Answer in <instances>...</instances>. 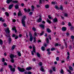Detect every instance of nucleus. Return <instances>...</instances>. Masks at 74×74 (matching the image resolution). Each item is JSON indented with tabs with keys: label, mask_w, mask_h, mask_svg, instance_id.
Wrapping results in <instances>:
<instances>
[{
	"label": "nucleus",
	"mask_w": 74,
	"mask_h": 74,
	"mask_svg": "<svg viewBox=\"0 0 74 74\" xmlns=\"http://www.w3.org/2000/svg\"><path fill=\"white\" fill-rule=\"evenodd\" d=\"M46 41L47 44H49V39L48 38H46Z\"/></svg>",
	"instance_id": "obj_22"
},
{
	"label": "nucleus",
	"mask_w": 74,
	"mask_h": 74,
	"mask_svg": "<svg viewBox=\"0 0 74 74\" xmlns=\"http://www.w3.org/2000/svg\"><path fill=\"white\" fill-rule=\"evenodd\" d=\"M70 59V56H67L66 60H67V61L69 60Z\"/></svg>",
	"instance_id": "obj_45"
},
{
	"label": "nucleus",
	"mask_w": 74,
	"mask_h": 74,
	"mask_svg": "<svg viewBox=\"0 0 74 74\" xmlns=\"http://www.w3.org/2000/svg\"><path fill=\"white\" fill-rule=\"evenodd\" d=\"M60 10L61 11L63 10V6L61 5L60 8Z\"/></svg>",
	"instance_id": "obj_29"
},
{
	"label": "nucleus",
	"mask_w": 74,
	"mask_h": 74,
	"mask_svg": "<svg viewBox=\"0 0 74 74\" xmlns=\"http://www.w3.org/2000/svg\"><path fill=\"white\" fill-rule=\"evenodd\" d=\"M48 37L50 40H52V38H51V35H49Z\"/></svg>",
	"instance_id": "obj_49"
},
{
	"label": "nucleus",
	"mask_w": 74,
	"mask_h": 74,
	"mask_svg": "<svg viewBox=\"0 0 74 74\" xmlns=\"http://www.w3.org/2000/svg\"><path fill=\"white\" fill-rule=\"evenodd\" d=\"M49 8V5H45V8Z\"/></svg>",
	"instance_id": "obj_28"
},
{
	"label": "nucleus",
	"mask_w": 74,
	"mask_h": 74,
	"mask_svg": "<svg viewBox=\"0 0 74 74\" xmlns=\"http://www.w3.org/2000/svg\"><path fill=\"white\" fill-rule=\"evenodd\" d=\"M67 71H68V72H69V73L71 74V71H70V70H69V69H67Z\"/></svg>",
	"instance_id": "obj_54"
},
{
	"label": "nucleus",
	"mask_w": 74,
	"mask_h": 74,
	"mask_svg": "<svg viewBox=\"0 0 74 74\" xmlns=\"http://www.w3.org/2000/svg\"><path fill=\"white\" fill-rule=\"evenodd\" d=\"M12 29L13 30H15V33H17V31L16 30V27H15V26H14L13 28H12Z\"/></svg>",
	"instance_id": "obj_12"
},
{
	"label": "nucleus",
	"mask_w": 74,
	"mask_h": 74,
	"mask_svg": "<svg viewBox=\"0 0 74 74\" xmlns=\"http://www.w3.org/2000/svg\"><path fill=\"white\" fill-rule=\"evenodd\" d=\"M29 36L30 37H32L33 36H32V34L31 33V32H29Z\"/></svg>",
	"instance_id": "obj_33"
},
{
	"label": "nucleus",
	"mask_w": 74,
	"mask_h": 74,
	"mask_svg": "<svg viewBox=\"0 0 74 74\" xmlns=\"http://www.w3.org/2000/svg\"><path fill=\"white\" fill-rule=\"evenodd\" d=\"M67 30V28L66 27H63L62 28V30L63 32H65Z\"/></svg>",
	"instance_id": "obj_14"
},
{
	"label": "nucleus",
	"mask_w": 74,
	"mask_h": 74,
	"mask_svg": "<svg viewBox=\"0 0 74 74\" xmlns=\"http://www.w3.org/2000/svg\"><path fill=\"white\" fill-rule=\"evenodd\" d=\"M33 37H30L29 41H33Z\"/></svg>",
	"instance_id": "obj_39"
},
{
	"label": "nucleus",
	"mask_w": 74,
	"mask_h": 74,
	"mask_svg": "<svg viewBox=\"0 0 74 74\" xmlns=\"http://www.w3.org/2000/svg\"><path fill=\"white\" fill-rule=\"evenodd\" d=\"M33 51H32L31 52V53L32 55H34V52L35 53H36V49H35V46L34 45L33 46Z\"/></svg>",
	"instance_id": "obj_6"
},
{
	"label": "nucleus",
	"mask_w": 74,
	"mask_h": 74,
	"mask_svg": "<svg viewBox=\"0 0 74 74\" xmlns=\"http://www.w3.org/2000/svg\"><path fill=\"white\" fill-rule=\"evenodd\" d=\"M51 3L52 4H56V2H52Z\"/></svg>",
	"instance_id": "obj_56"
},
{
	"label": "nucleus",
	"mask_w": 74,
	"mask_h": 74,
	"mask_svg": "<svg viewBox=\"0 0 74 74\" xmlns=\"http://www.w3.org/2000/svg\"><path fill=\"white\" fill-rule=\"evenodd\" d=\"M41 49L42 51H45V47H44L42 46V47Z\"/></svg>",
	"instance_id": "obj_36"
},
{
	"label": "nucleus",
	"mask_w": 74,
	"mask_h": 74,
	"mask_svg": "<svg viewBox=\"0 0 74 74\" xmlns=\"http://www.w3.org/2000/svg\"><path fill=\"white\" fill-rule=\"evenodd\" d=\"M22 24H23V26H24V27H26V25L25 24V21H21Z\"/></svg>",
	"instance_id": "obj_18"
},
{
	"label": "nucleus",
	"mask_w": 74,
	"mask_h": 74,
	"mask_svg": "<svg viewBox=\"0 0 74 74\" xmlns=\"http://www.w3.org/2000/svg\"><path fill=\"white\" fill-rule=\"evenodd\" d=\"M67 71H68V72H69V73L71 74V71H70V70H69V69H67Z\"/></svg>",
	"instance_id": "obj_55"
},
{
	"label": "nucleus",
	"mask_w": 74,
	"mask_h": 74,
	"mask_svg": "<svg viewBox=\"0 0 74 74\" xmlns=\"http://www.w3.org/2000/svg\"><path fill=\"white\" fill-rule=\"evenodd\" d=\"M60 73L61 74H64V71H63V70L62 69L61 70Z\"/></svg>",
	"instance_id": "obj_34"
},
{
	"label": "nucleus",
	"mask_w": 74,
	"mask_h": 74,
	"mask_svg": "<svg viewBox=\"0 0 74 74\" xmlns=\"http://www.w3.org/2000/svg\"><path fill=\"white\" fill-rule=\"evenodd\" d=\"M18 69L19 71H20V72H21V73H22V72H24V71H25V69L24 68H21L19 67H18Z\"/></svg>",
	"instance_id": "obj_4"
},
{
	"label": "nucleus",
	"mask_w": 74,
	"mask_h": 74,
	"mask_svg": "<svg viewBox=\"0 0 74 74\" xmlns=\"http://www.w3.org/2000/svg\"><path fill=\"white\" fill-rule=\"evenodd\" d=\"M16 47V46H15V45H13L12 47V50H14V49H15V48Z\"/></svg>",
	"instance_id": "obj_27"
},
{
	"label": "nucleus",
	"mask_w": 74,
	"mask_h": 74,
	"mask_svg": "<svg viewBox=\"0 0 74 74\" xmlns=\"http://www.w3.org/2000/svg\"><path fill=\"white\" fill-rule=\"evenodd\" d=\"M24 10L25 12H29L31 11L30 9H28L27 10L26 8H25Z\"/></svg>",
	"instance_id": "obj_7"
},
{
	"label": "nucleus",
	"mask_w": 74,
	"mask_h": 74,
	"mask_svg": "<svg viewBox=\"0 0 74 74\" xmlns=\"http://www.w3.org/2000/svg\"><path fill=\"white\" fill-rule=\"evenodd\" d=\"M67 71H68V72H69V73L71 74V71H70V70H69V69H67Z\"/></svg>",
	"instance_id": "obj_53"
},
{
	"label": "nucleus",
	"mask_w": 74,
	"mask_h": 74,
	"mask_svg": "<svg viewBox=\"0 0 74 74\" xmlns=\"http://www.w3.org/2000/svg\"><path fill=\"white\" fill-rule=\"evenodd\" d=\"M69 49H71L73 48H72V46H71V45L69 46Z\"/></svg>",
	"instance_id": "obj_63"
},
{
	"label": "nucleus",
	"mask_w": 74,
	"mask_h": 74,
	"mask_svg": "<svg viewBox=\"0 0 74 74\" xmlns=\"http://www.w3.org/2000/svg\"><path fill=\"white\" fill-rule=\"evenodd\" d=\"M34 6L33 5L32 6V9L31 10L32 11H34Z\"/></svg>",
	"instance_id": "obj_32"
},
{
	"label": "nucleus",
	"mask_w": 74,
	"mask_h": 74,
	"mask_svg": "<svg viewBox=\"0 0 74 74\" xmlns=\"http://www.w3.org/2000/svg\"><path fill=\"white\" fill-rule=\"evenodd\" d=\"M14 7L16 9H18L19 8V5L18 4H16L14 6Z\"/></svg>",
	"instance_id": "obj_21"
},
{
	"label": "nucleus",
	"mask_w": 74,
	"mask_h": 74,
	"mask_svg": "<svg viewBox=\"0 0 74 74\" xmlns=\"http://www.w3.org/2000/svg\"><path fill=\"white\" fill-rule=\"evenodd\" d=\"M68 25L69 26H71V23L69 22L68 23Z\"/></svg>",
	"instance_id": "obj_52"
},
{
	"label": "nucleus",
	"mask_w": 74,
	"mask_h": 74,
	"mask_svg": "<svg viewBox=\"0 0 74 74\" xmlns=\"http://www.w3.org/2000/svg\"><path fill=\"white\" fill-rule=\"evenodd\" d=\"M14 6V4H12L9 5L8 7L9 10H11L13 7Z\"/></svg>",
	"instance_id": "obj_8"
},
{
	"label": "nucleus",
	"mask_w": 74,
	"mask_h": 74,
	"mask_svg": "<svg viewBox=\"0 0 74 74\" xmlns=\"http://www.w3.org/2000/svg\"><path fill=\"white\" fill-rule=\"evenodd\" d=\"M49 71L50 72V74L52 73V70H49Z\"/></svg>",
	"instance_id": "obj_58"
},
{
	"label": "nucleus",
	"mask_w": 74,
	"mask_h": 74,
	"mask_svg": "<svg viewBox=\"0 0 74 74\" xmlns=\"http://www.w3.org/2000/svg\"><path fill=\"white\" fill-rule=\"evenodd\" d=\"M11 2H12V3H18V1L12 0H7L6 1L7 4H10Z\"/></svg>",
	"instance_id": "obj_1"
},
{
	"label": "nucleus",
	"mask_w": 74,
	"mask_h": 74,
	"mask_svg": "<svg viewBox=\"0 0 74 74\" xmlns=\"http://www.w3.org/2000/svg\"><path fill=\"white\" fill-rule=\"evenodd\" d=\"M29 15H32V14H33V12H30L29 13Z\"/></svg>",
	"instance_id": "obj_57"
},
{
	"label": "nucleus",
	"mask_w": 74,
	"mask_h": 74,
	"mask_svg": "<svg viewBox=\"0 0 74 74\" xmlns=\"http://www.w3.org/2000/svg\"><path fill=\"white\" fill-rule=\"evenodd\" d=\"M41 21H42V18H39V19H38L36 22L38 23H39L41 22Z\"/></svg>",
	"instance_id": "obj_9"
},
{
	"label": "nucleus",
	"mask_w": 74,
	"mask_h": 74,
	"mask_svg": "<svg viewBox=\"0 0 74 74\" xmlns=\"http://www.w3.org/2000/svg\"><path fill=\"white\" fill-rule=\"evenodd\" d=\"M53 22H58V19L56 17H55L53 20Z\"/></svg>",
	"instance_id": "obj_13"
},
{
	"label": "nucleus",
	"mask_w": 74,
	"mask_h": 74,
	"mask_svg": "<svg viewBox=\"0 0 74 74\" xmlns=\"http://www.w3.org/2000/svg\"><path fill=\"white\" fill-rule=\"evenodd\" d=\"M71 39L73 40V39H74V36L73 35H72L71 36Z\"/></svg>",
	"instance_id": "obj_48"
},
{
	"label": "nucleus",
	"mask_w": 74,
	"mask_h": 74,
	"mask_svg": "<svg viewBox=\"0 0 74 74\" xmlns=\"http://www.w3.org/2000/svg\"><path fill=\"white\" fill-rule=\"evenodd\" d=\"M51 53V52L49 51L47 52V54L48 55H50Z\"/></svg>",
	"instance_id": "obj_62"
},
{
	"label": "nucleus",
	"mask_w": 74,
	"mask_h": 74,
	"mask_svg": "<svg viewBox=\"0 0 74 74\" xmlns=\"http://www.w3.org/2000/svg\"><path fill=\"white\" fill-rule=\"evenodd\" d=\"M18 56H21V53L20 52H18Z\"/></svg>",
	"instance_id": "obj_37"
},
{
	"label": "nucleus",
	"mask_w": 74,
	"mask_h": 74,
	"mask_svg": "<svg viewBox=\"0 0 74 74\" xmlns=\"http://www.w3.org/2000/svg\"><path fill=\"white\" fill-rule=\"evenodd\" d=\"M32 29L34 31V32H35V31H36V28L34 27H33L32 28Z\"/></svg>",
	"instance_id": "obj_44"
},
{
	"label": "nucleus",
	"mask_w": 74,
	"mask_h": 74,
	"mask_svg": "<svg viewBox=\"0 0 74 74\" xmlns=\"http://www.w3.org/2000/svg\"><path fill=\"white\" fill-rule=\"evenodd\" d=\"M51 15H49L48 16V18H49V19H52V17L51 16Z\"/></svg>",
	"instance_id": "obj_41"
},
{
	"label": "nucleus",
	"mask_w": 74,
	"mask_h": 74,
	"mask_svg": "<svg viewBox=\"0 0 74 74\" xmlns=\"http://www.w3.org/2000/svg\"><path fill=\"white\" fill-rule=\"evenodd\" d=\"M36 54L38 58H40V57H41V55H40V54L38 52Z\"/></svg>",
	"instance_id": "obj_23"
},
{
	"label": "nucleus",
	"mask_w": 74,
	"mask_h": 74,
	"mask_svg": "<svg viewBox=\"0 0 74 74\" xmlns=\"http://www.w3.org/2000/svg\"><path fill=\"white\" fill-rule=\"evenodd\" d=\"M69 69L71 71H73V68L71 66H69Z\"/></svg>",
	"instance_id": "obj_24"
},
{
	"label": "nucleus",
	"mask_w": 74,
	"mask_h": 74,
	"mask_svg": "<svg viewBox=\"0 0 74 74\" xmlns=\"http://www.w3.org/2000/svg\"><path fill=\"white\" fill-rule=\"evenodd\" d=\"M43 67V66H41L40 69V70L41 71H43V72H44V71H45V70H44V69Z\"/></svg>",
	"instance_id": "obj_15"
},
{
	"label": "nucleus",
	"mask_w": 74,
	"mask_h": 74,
	"mask_svg": "<svg viewBox=\"0 0 74 74\" xmlns=\"http://www.w3.org/2000/svg\"><path fill=\"white\" fill-rule=\"evenodd\" d=\"M5 14L7 16H9V14H8V12H5Z\"/></svg>",
	"instance_id": "obj_35"
},
{
	"label": "nucleus",
	"mask_w": 74,
	"mask_h": 74,
	"mask_svg": "<svg viewBox=\"0 0 74 74\" xmlns=\"http://www.w3.org/2000/svg\"><path fill=\"white\" fill-rule=\"evenodd\" d=\"M53 70L54 71H55L56 70V68L55 67H53Z\"/></svg>",
	"instance_id": "obj_47"
},
{
	"label": "nucleus",
	"mask_w": 74,
	"mask_h": 74,
	"mask_svg": "<svg viewBox=\"0 0 74 74\" xmlns=\"http://www.w3.org/2000/svg\"><path fill=\"white\" fill-rule=\"evenodd\" d=\"M44 31H42L41 33H40V36H42L43 34H44Z\"/></svg>",
	"instance_id": "obj_43"
},
{
	"label": "nucleus",
	"mask_w": 74,
	"mask_h": 74,
	"mask_svg": "<svg viewBox=\"0 0 74 74\" xmlns=\"http://www.w3.org/2000/svg\"><path fill=\"white\" fill-rule=\"evenodd\" d=\"M2 71H3V68H1L0 70V72H2Z\"/></svg>",
	"instance_id": "obj_60"
},
{
	"label": "nucleus",
	"mask_w": 74,
	"mask_h": 74,
	"mask_svg": "<svg viewBox=\"0 0 74 74\" xmlns=\"http://www.w3.org/2000/svg\"><path fill=\"white\" fill-rule=\"evenodd\" d=\"M70 29L71 31H73V30L74 29V28L73 27L71 26L70 27Z\"/></svg>",
	"instance_id": "obj_31"
},
{
	"label": "nucleus",
	"mask_w": 74,
	"mask_h": 74,
	"mask_svg": "<svg viewBox=\"0 0 74 74\" xmlns=\"http://www.w3.org/2000/svg\"><path fill=\"white\" fill-rule=\"evenodd\" d=\"M2 62H5V59L4 58H2Z\"/></svg>",
	"instance_id": "obj_42"
},
{
	"label": "nucleus",
	"mask_w": 74,
	"mask_h": 74,
	"mask_svg": "<svg viewBox=\"0 0 74 74\" xmlns=\"http://www.w3.org/2000/svg\"><path fill=\"white\" fill-rule=\"evenodd\" d=\"M38 64L41 67L42 66V63L41 62H39Z\"/></svg>",
	"instance_id": "obj_30"
},
{
	"label": "nucleus",
	"mask_w": 74,
	"mask_h": 74,
	"mask_svg": "<svg viewBox=\"0 0 74 74\" xmlns=\"http://www.w3.org/2000/svg\"><path fill=\"white\" fill-rule=\"evenodd\" d=\"M55 47H57V46H58L59 45V44L56 43L55 45H54Z\"/></svg>",
	"instance_id": "obj_59"
},
{
	"label": "nucleus",
	"mask_w": 74,
	"mask_h": 74,
	"mask_svg": "<svg viewBox=\"0 0 74 74\" xmlns=\"http://www.w3.org/2000/svg\"><path fill=\"white\" fill-rule=\"evenodd\" d=\"M9 69H10V70L11 71H13L14 72L15 71V69L14 68H12L13 67L12 65H9L8 66Z\"/></svg>",
	"instance_id": "obj_3"
},
{
	"label": "nucleus",
	"mask_w": 74,
	"mask_h": 74,
	"mask_svg": "<svg viewBox=\"0 0 74 74\" xmlns=\"http://www.w3.org/2000/svg\"><path fill=\"white\" fill-rule=\"evenodd\" d=\"M27 74H32V72L29 71L27 72Z\"/></svg>",
	"instance_id": "obj_64"
},
{
	"label": "nucleus",
	"mask_w": 74,
	"mask_h": 74,
	"mask_svg": "<svg viewBox=\"0 0 74 74\" xmlns=\"http://www.w3.org/2000/svg\"><path fill=\"white\" fill-rule=\"evenodd\" d=\"M22 15V13H21V10H19V12L18 13V16H21Z\"/></svg>",
	"instance_id": "obj_10"
},
{
	"label": "nucleus",
	"mask_w": 74,
	"mask_h": 74,
	"mask_svg": "<svg viewBox=\"0 0 74 74\" xmlns=\"http://www.w3.org/2000/svg\"><path fill=\"white\" fill-rule=\"evenodd\" d=\"M47 21L48 23H49V24H51V21L49 20L48 19V18H47Z\"/></svg>",
	"instance_id": "obj_26"
},
{
	"label": "nucleus",
	"mask_w": 74,
	"mask_h": 74,
	"mask_svg": "<svg viewBox=\"0 0 74 74\" xmlns=\"http://www.w3.org/2000/svg\"><path fill=\"white\" fill-rule=\"evenodd\" d=\"M26 16H24L23 18L22 19V20H21V22H25V19H26Z\"/></svg>",
	"instance_id": "obj_17"
},
{
	"label": "nucleus",
	"mask_w": 74,
	"mask_h": 74,
	"mask_svg": "<svg viewBox=\"0 0 74 74\" xmlns=\"http://www.w3.org/2000/svg\"><path fill=\"white\" fill-rule=\"evenodd\" d=\"M3 26L5 27H7V24L5 23H3Z\"/></svg>",
	"instance_id": "obj_51"
},
{
	"label": "nucleus",
	"mask_w": 74,
	"mask_h": 74,
	"mask_svg": "<svg viewBox=\"0 0 74 74\" xmlns=\"http://www.w3.org/2000/svg\"><path fill=\"white\" fill-rule=\"evenodd\" d=\"M36 38H34V42H35V43H36Z\"/></svg>",
	"instance_id": "obj_61"
},
{
	"label": "nucleus",
	"mask_w": 74,
	"mask_h": 74,
	"mask_svg": "<svg viewBox=\"0 0 74 74\" xmlns=\"http://www.w3.org/2000/svg\"><path fill=\"white\" fill-rule=\"evenodd\" d=\"M55 49H56L55 48H52L51 49V51H54V50H55Z\"/></svg>",
	"instance_id": "obj_40"
},
{
	"label": "nucleus",
	"mask_w": 74,
	"mask_h": 74,
	"mask_svg": "<svg viewBox=\"0 0 74 74\" xmlns=\"http://www.w3.org/2000/svg\"><path fill=\"white\" fill-rule=\"evenodd\" d=\"M5 33H6V34H7V33H8L9 34H8V35H9V36H8L7 37H11V36H10V30L9 29V28H8L7 29H6V30H5Z\"/></svg>",
	"instance_id": "obj_5"
},
{
	"label": "nucleus",
	"mask_w": 74,
	"mask_h": 74,
	"mask_svg": "<svg viewBox=\"0 0 74 74\" xmlns=\"http://www.w3.org/2000/svg\"><path fill=\"white\" fill-rule=\"evenodd\" d=\"M47 32H48V33H51V29H49V28H47Z\"/></svg>",
	"instance_id": "obj_19"
},
{
	"label": "nucleus",
	"mask_w": 74,
	"mask_h": 74,
	"mask_svg": "<svg viewBox=\"0 0 74 74\" xmlns=\"http://www.w3.org/2000/svg\"><path fill=\"white\" fill-rule=\"evenodd\" d=\"M8 40L9 41V44L10 45V44L11 43V41H12V39H11V38H9Z\"/></svg>",
	"instance_id": "obj_11"
},
{
	"label": "nucleus",
	"mask_w": 74,
	"mask_h": 74,
	"mask_svg": "<svg viewBox=\"0 0 74 74\" xmlns=\"http://www.w3.org/2000/svg\"><path fill=\"white\" fill-rule=\"evenodd\" d=\"M3 42L2 40L0 39V44L1 45H3Z\"/></svg>",
	"instance_id": "obj_38"
},
{
	"label": "nucleus",
	"mask_w": 74,
	"mask_h": 74,
	"mask_svg": "<svg viewBox=\"0 0 74 74\" xmlns=\"http://www.w3.org/2000/svg\"><path fill=\"white\" fill-rule=\"evenodd\" d=\"M64 16L67 17V16H68V15L67 14V13H65L64 14Z\"/></svg>",
	"instance_id": "obj_50"
},
{
	"label": "nucleus",
	"mask_w": 74,
	"mask_h": 74,
	"mask_svg": "<svg viewBox=\"0 0 74 74\" xmlns=\"http://www.w3.org/2000/svg\"><path fill=\"white\" fill-rule=\"evenodd\" d=\"M10 57L11 59V61L12 63H14L15 62V60H14V58L15 57L14 55L11 54L10 55Z\"/></svg>",
	"instance_id": "obj_2"
},
{
	"label": "nucleus",
	"mask_w": 74,
	"mask_h": 74,
	"mask_svg": "<svg viewBox=\"0 0 74 74\" xmlns=\"http://www.w3.org/2000/svg\"><path fill=\"white\" fill-rule=\"evenodd\" d=\"M40 26L41 27H42L43 29H44V25L42 24H41L40 25Z\"/></svg>",
	"instance_id": "obj_25"
},
{
	"label": "nucleus",
	"mask_w": 74,
	"mask_h": 74,
	"mask_svg": "<svg viewBox=\"0 0 74 74\" xmlns=\"http://www.w3.org/2000/svg\"><path fill=\"white\" fill-rule=\"evenodd\" d=\"M42 3H45V0H40L39 3V4H42Z\"/></svg>",
	"instance_id": "obj_16"
},
{
	"label": "nucleus",
	"mask_w": 74,
	"mask_h": 74,
	"mask_svg": "<svg viewBox=\"0 0 74 74\" xmlns=\"http://www.w3.org/2000/svg\"><path fill=\"white\" fill-rule=\"evenodd\" d=\"M32 68L30 67H27L26 68V70H32Z\"/></svg>",
	"instance_id": "obj_20"
},
{
	"label": "nucleus",
	"mask_w": 74,
	"mask_h": 74,
	"mask_svg": "<svg viewBox=\"0 0 74 74\" xmlns=\"http://www.w3.org/2000/svg\"><path fill=\"white\" fill-rule=\"evenodd\" d=\"M56 60L57 61H59V58L58 57H57L56 58Z\"/></svg>",
	"instance_id": "obj_46"
}]
</instances>
